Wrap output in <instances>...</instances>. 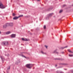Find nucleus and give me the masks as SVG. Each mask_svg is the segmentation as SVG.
<instances>
[{
	"mask_svg": "<svg viewBox=\"0 0 73 73\" xmlns=\"http://www.w3.org/2000/svg\"><path fill=\"white\" fill-rule=\"evenodd\" d=\"M46 19H48V18L47 17V18H46Z\"/></svg>",
	"mask_w": 73,
	"mask_h": 73,
	"instance_id": "33",
	"label": "nucleus"
},
{
	"mask_svg": "<svg viewBox=\"0 0 73 73\" xmlns=\"http://www.w3.org/2000/svg\"><path fill=\"white\" fill-rule=\"evenodd\" d=\"M62 10H60V11L59 12V13H61L62 12Z\"/></svg>",
	"mask_w": 73,
	"mask_h": 73,
	"instance_id": "18",
	"label": "nucleus"
},
{
	"mask_svg": "<svg viewBox=\"0 0 73 73\" xmlns=\"http://www.w3.org/2000/svg\"><path fill=\"white\" fill-rule=\"evenodd\" d=\"M7 26H8V25L7 23L5 25H4L3 26V28H5L7 27Z\"/></svg>",
	"mask_w": 73,
	"mask_h": 73,
	"instance_id": "8",
	"label": "nucleus"
},
{
	"mask_svg": "<svg viewBox=\"0 0 73 73\" xmlns=\"http://www.w3.org/2000/svg\"><path fill=\"white\" fill-rule=\"evenodd\" d=\"M55 60H61V59H60V58L55 59Z\"/></svg>",
	"mask_w": 73,
	"mask_h": 73,
	"instance_id": "28",
	"label": "nucleus"
},
{
	"mask_svg": "<svg viewBox=\"0 0 73 73\" xmlns=\"http://www.w3.org/2000/svg\"><path fill=\"white\" fill-rule=\"evenodd\" d=\"M44 46H45V48H46V49H47V48H48V46H46V45H45Z\"/></svg>",
	"mask_w": 73,
	"mask_h": 73,
	"instance_id": "23",
	"label": "nucleus"
},
{
	"mask_svg": "<svg viewBox=\"0 0 73 73\" xmlns=\"http://www.w3.org/2000/svg\"><path fill=\"white\" fill-rule=\"evenodd\" d=\"M62 68V67L60 66V67H59L57 68Z\"/></svg>",
	"mask_w": 73,
	"mask_h": 73,
	"instance_id": "27",
	"label": "nucleus"
},
{
	"mask_svg": "<svg viewBox=\"0 0 73 73\" xmlns=\"http://www.w3.org/2000/svg\"><path fill=\"white\" fill-rule=\"evenodd\" d=\"M1 58L2 60V61H3V59H2V58H1Z\"/></svg>",
	"mask_w": 73,
	"mask_h": 73,
	"instance_id": "32",
	"label": "nucleus"
},
{
	"mask_svg": "<svg viewBox=\"0 0 73 73\" xmlns=\"http://www.w3.org/2000/svg\"><path fill=\"white\" fill-rule=\"evenodd\" d=\"M68 51L69 52H70V53H73V51H71V50L69 49H68Z\"/></svg>",
	"mask_w": 73,
	"mask_h": 73,
	"instance_id": "14",
	"label": "nucleus"
},
{
	"mask_svg": "<svg viewBox=\"0 0 73 73\" xmlns=\"http://www.w3.org/2000/svg\"><path fill=\"white\" fill-rule=\"evenodd\" d=\"M13 16H15V14L13 13Z\"/></svg>",
	"mask_w": 73,
	"mask_h": 73,
	"instance_id": "25",
	"label": "nucleus"
},
{
	"mask_svg": "<svg viewBox=\"0 0 73 73\" xmlns=\"http://www.w3.org/2000/svg\"><path fill=\"white\" fill-rule=\"evenodd\" d=\"M22 40L23 41H29V39H28L26 38H22Z\"/></svg>",
	"mask_w": 73,
	"mask_h": 73,
	"instance_id": "3",
	"label": "nucleus"
},
{
	"mask_svg": "<svg viewBox=\"0 0 73 73\" xmlns=\"http://www.w3.org/2000/svg\"><path fill=\"white\" fill-rule=\"evenodd\" d=\"M0 34H1V31H0Z\"/></svg>",
	"mask_w": 73,
	"mask_h": 73,
	"instance_id": "36",
	"label": "nucleus"
},
{
	"mask_svg": "<svg viewBox=\"0 0 73 73\" xmlns=\"http://www.w3.org/2000/svg\"><path fill=\"white\" fill-rule=\"evenodd\" d=\"M66 6V5H64L62 6L63 7H65Z\"/></svg>",
	"mask_w": 73,
	"mask_h": 73,
	"instance_id": "24",
	"label": "nucleus"
},
{
	"mask_svg": "<svg viewBox=\"0 0 73 73\" xmlns=\"http://www.w3.org/2000/svg\"><path fill=\"white\" fill-rule=\"evenodd\" d=\"M9 69H10V66H9L7 69V70H9Z\"/></svg>",
	"mask_w": 73,
	"mask_h": 73,
	"instance_id": "22",
	"label": "nucleus"
},
{
	"mask_svg": "<svg viewBox=\"0 0 73 73\" xmlns=\"http://www.w3.org/2000/svg\"><path fill=\"white\" fill-rule=\"evenodd\" d=\"M23 57H25V58H26V57L25 56H23Z\"/></svg>",
	"mask_w": 73,
	"mask_h": 73,
	"instance_id": "35",
	"label": "nucleus"
},
{
	"mask_svg": "<svg viewBox=\"0 0 73 73\" xmlns=\"http://www.w3.org/2000/svg\"><path fill=\"white\" fill-rule=\"evenodd\" d=\"M33 66V64H27L26 65V66L27 68H29V69H30V68H31L32 67V66Z\"/></svg>",
	"mask_w": 73,
	"mask_h": 73,
	"instance_id": "2",
	"label": "nucleus"
},
{
	"mask_svg": "<svg viewBox=\"0 0 73 73\" xmlns=\"http://www.w3.org/2000/svg\"><path fill=\"white\" fill-rule=\"evenodd\" d=\"M56 73H64V72H62V71H57L56 72Z\"/></svg>",
	"mask_w": 73,
	"mask_h": 73,
	"instance_id": "10",
	"label": "nucleus"
},
{
	"mask_svg": "<svg viewBox=\"0 0 73 73\" xmlns=\"http://www.w3.org/2000/svg\"><path fill=\"white\" fill-rule=\"evenodd\" d=\"M61 53H62V54H63V53H64V52L63 51L61 52Z\"/></svg>",
	"mask_w": 73,
	"mask_h": 73,
	"instance_id": "29",
	"label": "nucleus"
},
{
	"mask_svg": "<svg viewBox=\"0 0 73 73\" xmlns=\"http://www.w3.org/2000/svg\"><path fill=\"white\" fill-rule=\"evenodd\" d=\"M57 49H56L53 52V53H57V54L58 53L56 52V51H57Z\"/></svg>",
	"mask_w": 73,
	"mask_h": 73,
	"instance_id": "12",
	"label": "nucleus"
},
{
	"mask_svg": "<svg viewBox=\"0 0 73 73\" xmlns=\"http://www.w3.org/2000/svg\"><path fill=\"white\" fill-rule=\"evenodd\" d=\"M5 45H8V42L7 41H5Z\"/></svg>",
	"mask_w": 73,
	"mask_h": 73,
	"instance_id": "9",
	"label": "nucleus"
},
{
	"mask_svg": "<svg viewBox=\"0 0 73 73\" xmlns=\"http://www.w3.org/2000/svg\"><path fill=\"white\" fill-rule=\"evenodd\" d=\"M19 18L18 17H14L13 18V19L14 20H16V19H18Z\"/></svg>",
	"mask_w": 73,
	"mask_h": 73,
	"instance_id": "11",
	"label": "nucleus"
},
{
	"mask_svg": "<svg viewBox=\"0 0 73 73\" xmlns=\"http://www.w3.org/2000/svg\"><path fill=\"white\" fill-rule=\"evenodd\" d=\"M5 8V6H3L2 2L0 0V8L2 9H4Z\"/></svg>",
	"mask_w": 73,
	"mask_h": 73,
	"instance_id": "1",
	"label": "nucleus"
},
{
	"mask_svg": "<svg viewBox=\"0 0 73 73\" xmlns=\"http://www.w3.org/2000/svg\"><path fill=\"white\" fill-rule=\"evenodd\" d=\"M37 1H40V0H37Z\"/></svg>",
	"mask_w": 73,
	"mask_h": 73,
	"instance_id": "34",
	"label": "nucleus"
},
{
	"mask_svg": "<svg viewBox=\"0 0 73 73\" xmlns=\"http://www.w3.org/2000/svg\"><path fill=\"white\" fill-rule=\"evenodd\" d=\"M16 36V35L14 34H12L11 35V38H15Z\"/></svg>",
	"mask_w": 73,
	"mask_h": 73,
	"instance_id": "4",
	"label": "nucleus"
},
{
	"mask_svg": "<svg viewBox=\"0 0 73 73\" xmlns=\"http://www.w3.org/2000/svg\"><path fill=\"white\" fill-rule=\"evenodd\" d=\"M69 56H70V57H73V55L69 54Z\"/></svg>",
	"mask_w": 73,
	"mask_h": 73,
	"instance_id": "20",
	"label": "nucleus"
},
{
	"mask_svg": "<svg viewBox=\"0 0 73 73\" xmlns=\"http://www.w3.org/2000/svg\"><path fill=\"white\" fill-rule=\"evenodd\" d=\"M7 24L8 25V26L9 25L10 26H13V23H7Z\"/></svg>",
	"mask_w": 73,
	"mask_h": 73,
	"instance_id": "5",
	"label": "nucleus"
},
{
	"mask_svg": "<svg viewBox=\"0 0 73 73\" xmlns=\"http://www.w3.org/2000/svg\"><path fill=\"white\" fill-rule=\"evenodd\" d=\"M41 53H42V54H45V53H44L42 51H41Z\"/></svg>",
	"mask_w": 73,
	"mask_h": 73,
	"instance_id": "19",
	"label": "nucleus"
},
{
	"mask_svg": "<svg viewBox=\"0 0 73 73\" xmlns=\"http://www.w3.org/2000/svg\"><path fill=\"white\" fill-rule=\"evenodd\" d=\"M53 13L49 14L48 15V18H49L50 17H51V16H52V15H53Z\"/></svg>",
	"mask_w": 73,
	"mask_h": 73,
	"instance_id": "6",
	"label": "nucleus"
},
{
	"mask_svg": "<svg viewBox=\"0 0 73 73\" xmlns=\"http://www.w3.org/2000/svg\"><path fill=\"white\" fill-rule=\"evenodd\" d=\"M64 70H67V69H65V68H64Z\"/></svg>",
	"mask_w": 73,
	"mask_h": 73,
	"instance_id": "30",
	"label": "nucleus"
},
{
	"mask_svg": "<svg viewBox=\"0 0 73 73\" xmlns=\"http://www.w3.org/2000/svg\"><path fill=\"white\" fill-rule=\"evenodd\" d=\"M70 71L72 73H73V70H70Z\"/></svg>",
	"mask_w": 73,
	"mask_h": 73,
	"instance_id": "26",
	"label": "nucleus"
},
{
	"mask_svg": "<svg viewBox=\"0 0 73 73\" xmlns=\"http://www.w3.org/2000/svg\"><path fill=\"white\" fill-rule=\"evenodd\" d=\"M11 33V32L10 31H8L6 33V35H9V34H10Z\"/></svg>",
	"mask_w": 73,
	"mask_h": 73,
	"instance_id": "13",
	"label": "nucleus"
},
{
	"mask_svg": "<svg viewBox=\"0 0 73 73\" xmlns=\"http://www.w3.org/2000/svg\"><path fill=\"white\" fill-rule=\"evenodd\" d=\"M57 66V65L56 64L55 65V67H56Z\"/></svg>",
	"mask_w": 73,
	"mask_h": 73,
	"instance_id": "31",
	"label": "nucleus"
},
{
	"mask_svg": "<svg viewBox=\"0 0 73 73\" xmlns=\"http://www.w3.org/2000/svg\"><path fill=\"white\" fill-rule=\"evenodd\" d=\"M44 29H46V26L45 25L44 26Z\"/></svg>",
	"mask_w": 73,
	"mask_h": 73,
	"instance_id": "21",
	"label": "nucleus"
},
{
	"mask_svg": "<svg viewBox=\"0 0 73 73\" xmlns=\"http://www.w3.org/2000/svg\"><path fill=\"white\" fill-rule=\"evenodd\" d=\"M59 65H64V66H66V65H68L67 64L61 63L59 64Z\"/></svg>",
	"mask_w": 73,
	"mask_h": 73,
	"instance_id": "7",
	"label": "nucleus"
},
{
	"mask_svg": "<svg viewBox=\"0 0 73 73\" xmlns=\"http://www.w3.org/2000/svg\"><path fill=\"white\" fill-rule=\"evenodd\" d=\"M23 15H20L18 16V18L19 17H23Z\"/></svg>",
	"mask_w": 73,
	"mask_h": 73,
	"instance_id": "16",
	"label": "nucleus"
},
{
	"mask_svg": "<svg viewBox=\"0 0 73 73\" xmlns=\"http://www.w3.org/2000/svg\"><path fill=\"white\" fill-rule=\"evenodd\" d=\"M67 73H69V72H67Z\"/></svg>",
	"mask_w": 73,
	"mask_h": 73,
	"instance_id": "37",
	"label": "nucleus"
},
{
	"mask_svg": "<svg viewBox=\"0 0 73 73\" xmlns=\"http://www.w3.org/2000/svg\"><path fill=\"white\" fill-rule=\"evenodd\" d=\"M2 45H5V41H4L2 42Z\"/></svg>",
	"mask_w": 73,
	"mask_h": 73,
	"instance_id": "15",
	"label": "nucleus"
},
{
	"mask_svg": "<svg viewBox=\"0 0 73 73\" xmlns=\"http://www.w3.org/2000/svg\"><path fill=\"white\" fill-rule=\"evenodd\" d=\"M67 47H68V46H66L64 47H62L61 48L62 49H64V48H67Z\"/></svg>",
	"mask_w": 73,
	"mask_h": 73,
	"instance_id": "17",
	"label": "nucleus"
}]
</instances>
